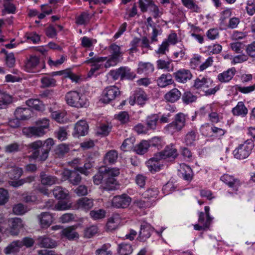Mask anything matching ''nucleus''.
Instances as JSON below:
<instances>
[{"label": "nucleus", "instance_id": "nucleus-1", "mask_svg": "<svg viewBox=\"0 0 255 255\" xmlns=\"http://www.w3.org/2000/svg\"><path fill=\"white\" fill-rule=\"evenodd\" d=\"M54 143L53 139L51 138H49L44 141L37 140L30 143L28 147L32 152L31 158L45 161L47 158L49 152Z\"/></svg>", "mask_w": 255, "mask_h": 255}, {"label": "nucleus", "instance_id": "nucleus-2", "mask_svg": "<svg viewBox=\"0 0 255 255\" xmlns=\"http://www.w3.org/2000/svg\"><path fill=\"white\" fill-rule=\"evenodd\" d=\"M91 58H88L85 61L86 64H90L91 68L88 73V77H92L97 76L99 73L98 71L104 67L103 63L107 59V57H101L98 55L94 56V53L91 52L89 54Z\"/></svg>", "mask_w": 255, "mask_h": 255}, {"label": "nucleus", "instance_id": "nucleus-3", "mask_svg": "<svg viewBox=\"0 0 255 255\" xmlns=\"http://www.w3.org/2000/svg\"><path fill=\"white\" fill-rule=\"evenodd\" d=\"M103 171L106 177V181L103 186V189L107 191L115 190L117 185L115 177L119 175L120 169L117 167H104Z\"/></svg>", "mask_w": 255, "mask_h": 255}, {"label": "nucleus", "instance_id": "nucleus-4", "mask_svg": "<svg viewBox=\"0 0 255 255\" xmlns=\"http://www.w3.org/2000/svg\"><path fill=\"white\" fill-rule=\"evenodd\" d=\"M65 100L68 105L77 108L86 107L88 105L84 97L76 91H71L67 93Z\"/></svg>", "mask_w": 255, "mask_h": 255}, {"label": "nucleus", "instance_id": "nucleus-5", "mask_svg": "<svg viewBox=\"0 0 255 255\" xmlns=\"http://www.w3.org/2000/svg\"><path fill=\"white\" fill-rule=\"evenodd\" d=\"M254 147V143L251 139H247L244 143L240 144L234 150L235 157L239 159L247 158Z\"/></svg>", "mask_w": 255, "mask_h": 255}, {"label": "nucleus", "instance_id": "nucleus-6", "mask_svg": "<svg viewBox=\"0 0 255 255\" xmlns=\"http://www.w3.org/2000/svg\"><path fill=\"white\" fill-rule=\"evenodd\" d=\"M187 119V115L179 113L175 116L174 121L168 124L166 128L172 132L180 131L185 127Z\"/></svg>", "mask_w": 255, "mask_h": 255}, {"label": "nucleus", "instance_id": "nucleus-7", "mask_svg": "<svg viewBox=\"0 0 255 255\" xmlns=\"http://www.w3.org/2000/svg\"><path fill=\"white\" fill-rule=\"evenodd\" d=\"M109 50L111 56L108 59H107L104 64V67L106 68L116 65L120 61V57L122 55L120 47L115 43L111 44L109 46Z\"/></svg>", "mask_w": 255, "mask_h": 255}, {"label": "nucleus", "instance_id": "nucleus-8", "mask_svg": "<svg viewBox=\"0 0 255 255\" xmlns=\"http://www.w3.org/2000/svg\"><path fill=\"white\" fill-rule=\"evenodd\" d=\"M121 92L117 86L107 87L103 91L101 101L104 103H109L119 96Z\"/></svg>", "mask_w": 255, "mask_h": 255}, {"label": "nucleus", "instance_id": "nucleus-9", "mask_svg": "<svg viewBox=\"0 0 255 255\" xmlns=\"http://www.w3.org/2000/svg\"><path fill=\"white\" fill-rule=\"evenodd\" d=\"M131 202V198L127 194L114 196L112 200V206L116 208L125 209Z\"/></svg>", "mask_w": 255, "mask_h": 255}, {"label": "nucleus", "instance_id": "nucleus-10", "mask_svg": "<svg viewBox=\"0 0 255 255\" xmlns=\"http://www.w3.org/2000/svg\"><path fill=\"white\" fill-rule=\"evenodd\" d=\"M76 168L75 170L66 169L62 172V176L65 180H68L73 185H78L81 181V176Z\"/></svg>", "mask_w": 255, "mask_h": 255}, {"label": "nucleus", "instance_id": "nucleus-11", "mask_svg": "<svg viewBox=\"0 0 255 255\" xmlns=\"http://www.w3.org/2000/svg\"><path fill=\"white\" fill-rule=\"evenodd\" d=\"M172 75L177 82L182 84L186 83L193 77L191 72L189 70L184 68L176 71Z\"/></svg>", "mask_w": 255, "mask_h": 255}, {"label": "nucleus", "instance_id": "nucleus-12", "mask_svg": "<svg viewBox=\"0 0 255 255\" xmlns=\"http://www.w3.org/2000/svg\"><path fill=\"white\" fill-rule=\"evenodd\" d=\"M162 160L160 155L158 153L155 154L146 162L148 170L151 172L159 171L163 166Z\"/></svg>", "mask_w": 255, "mask_h": 255}, {"label": "nucleus", "instance_id": "nucleus-13", "mask_svg": "<svg viewBox=\"0 0 255 255\" xmlns=\"http://www.w3.org/2000/svg\"><path fill=\"white\" fill-rule=\"evenodd\" d=\"M153 231V228L147 223H143L140 226V229L137 240L140 242H145L148 239Z\"/></svg>", "mask_w": 255, "mask_h": 255}, {"label": "nucleus", "instance_id": "nucleus-14", "mask_svg": "<svg viewBox=\"0 0 255 255\" xmlns=\"http://www.w3.org/2000/svg\"><path fill=\"white\" fill-rule=\"evenodd\" d=\"M89 127L85 121L80 120L75 125L73 134L74 136L78 137L85 135L88 132Z\"/></svg>", "mask_w": 255, "mask_h": 255}, {"label": "nucleus", "instance_id": "nucleus-15", "mask_svg": "<svg viewBox=\"0 0 255 255\" xmlns=\"http://www.w3.org/2000/svg\"><path fill=\"white\" fill-rule=\"evenodd\" d=\"M157 153L160 155L162 159H175L178 155L177 149L172 144L166 146L163 150Z\"/></svg>", "mask_w": 255, "mask_h": 255}, {"label": "nucleus", "instance_id": "nucleus-16", "mask_svg": "<svg viewBox=\"0 0 255 255\" xmlns=\"http://www.w3.org/2000/svg\"><path fill=\"white\" fill-rule=\"evenodd\" d=\"M39 62V58L35 55H31L27 57L24 62L25 71L28 72H32L37 67Z\"/></svg>", "mask_w": 255, "mask_h": 255}, {"label": "nucleus", "instance_id": "nucleus-17", "mask_svg": "<svg viewBox=\"0 0 255 255\" xmlns=\"http://www.w3.org/2000/svg\"><path fill=\"white\" fill-rule=\"evenodd\" d=\"M156 66L158 69L163 70L168 72H173L174 69L172 60L169 58L158 59L156 61Z\"/></svg>", "mask_w": 255, "mask_h": 255}, {"label": "nucleus", "instance_id": "nucleus-18", "mask_svg": "<svg viewBox=\"0 0 255 255\" xmlns=\"http://www.w3.org/2000/svg\"><path fill=\"white\" fill-rule=\"evenodd\" d=\"M220 180L229 187L237 190L238 188L241 185L240 180L235 178L233 176L228 174H224L220 177Z\"/></svg>", "mask_w": 255, "mask_h": 255}, {"label": "nucleus", "instance_id": "nucleus-19", "mask_svg": "<svg viewBox=\"0 0 255 255\" xmlns=\"http://www.w3.org/2000/svg\"><path fill=\"white\" fill-rule=\"evenodd\" d=\"M23 132L28 137H39L43 135L46 131L42 128L37 126V127L25 128L23 129Z\"/></svg>", "mask_w": 255, "mask_h": 255}, {"label": "nucleus", "instance_id": "nucleus-20", "mask_svg": "<svg viewBox=\"0 0 255 255\" xmlns=\"http://www.w3.org/2000/svg\"><path fill=\"white\" fill-rule=\"evenodd\" d=\"M10 224V233L12 236H17L19 233L20 229L22 228V220L18 218L11 219L9 221Z\"/></svg>", "mask_w": 255, "mask_h": 255}, {"label": "nucleus", "instance_id": "nucleus-21", "mask_svg": "<svg viewBox=\"0 0 255 255\" xmlns=\"http://www.w3.org/2000/svg\"><path fill=\"white\" fill-rule=\"evenodd\" d=\"M236 72L235 68L232 67L218 74V80L221 83H227L230 82L234 77Z\"/></svg>", "mask_w": 255, "mask_h": 255}, {"label": "nucleus", "instance_id": "nucleus-22", "mask_svg": "<svg viewBox=\"0 0 255 255\" xmlns=\"http://www.w3.org/2000/svg\"><path fill=\"white\" fill-rule=\"evenodd\" d=\"M154 70V65L150 62H144L140 61L138 64L137 72L138 74H144L145 75H149L152 73Z\"/></svg>", "mask_w": 255, "mask_h": 255}, {"label": "nucleus", "instance_id": "nucleus-23", "mask_svg": "<svg viewBox=\"0 0 255 255\" xmlns=\"http://www.w3.org/2000/svg\"><path fill=\"white\" fill-rule=\"evenodd\" d=\"M76 205L78 209L87 211L93 207V200L87 197L81 198L77 200Z\"/></svg>", "mask_w": 255, "mask_h": 255}, {"label": "nucleus", "instance_id": "nucleus-24", "mask_svg": "<svg viewBox=\"0 0 255 255\" xmlns=\"http://www.w3.org/2000/svg\"><path fill=\"white\" fill-rule=\"evenodd\" d=\"M173 75L169 73L162 74L157 80L158 85L161 88H164L174 83L172 79Z\"/></svg>", "mask_w": 255, "mask_h": 255}, {"label": "nucleus", "instance_id": "nucleus-25", "mask_svg": "<svg viewBox=\"0 0 255 255\" xmlns=\"http://www.w3.org/2000/svg\"><path fill=\"white\" fill-rule=\"evenodd\" d=\"M37 241L39 246L41 248H53L57 246L55 241L45 236L39 237Z\"/></svg>", "mask_w": 255, "mask_h": 255}, {"label": "nucleus", "instance_id": "nucleus-26", "mask_svg": "<svg viewBox=\"0 0 255 255\" xmlns=\"http://www.w3.org/2000/svg\"><path fill=\"white\" fill-rule=\"evenodd\" d=\"M31 115V110L27 108H17L14 112L15 117L21 120H25L30 118Z\"/></svg>", "mask_w": 255, "mask_h": 255}, {"label": "nucleus", "instance_id": "nucleus-27", "mask_svg": "<svg viewBox=\"0 0 255 255\" xmlns=\"http://www.w3.org/2000/svg\"><path fill=\"white\" fill-rule=\"evenodd\" d=\"M232 113L235 116L245 117L248 114V110L243 102H239L236 107L232 110Z\"/></svg>", "mask_w": 255, "mask_h": 255}, {"label": "nucleus", "instance_id": "nucleus-28", "mask_svg": "<svg viewBox=\"0 0 255 255\" xmlns=\"http://www.w3.org/2000/svg\"><path fill=\"white\" fill-rule=\"evenodd\" d=\"M159 120V117L157 114H151L147 116L145 120V124L148 129L155 130Z\"/></svg>", "mask_w": 255, "mask_h": 255}, {"label": "nucleus", "instance_id": "nucleus-29", "mask_svg": "<svg viewBox=\"0 0 255 255\" xmlns=\"http://www.w3.org/2000/svg\"><path fill=\"white\" fill-rule=\"evenodd\" d=\"M181 96L180 91L177 88H173L166 93L164 97L167 102L174 103L178 101Z\"/></svg>", "mask_w": 255, "mask_h": 255}, {"label": "nucleus", "instance_id": "nucleus-30", "mask_svg": "<svg viewBox=\"0 0 255 255\" xmlns=\"http://www.w3.org/2000/svg\"><path fill=\"white\" fill-rule=\"evenodd\" d=\"M38 217L43 228H48L53 222V217L48 212H43Z\"/></svg>", "mask_w": 255, "mask_h": 255}, {"label": "nucleus", "instance_id": "nucleus-31", "mask_svg": "<svg viewBox=\"0 0 255 255\" xmlns=\"http://www.w3.org/2000/svg\"><path fill=\"white\" fill-rule=\"evenodd\" d=\"M21 248V242L19 240L13 241L6 248H4L3 252L5 254L9 255L11 254H16L19 252Z\"/></svg>", "mask_w": 255, "mask_h": 255}, {"label": "nucleus", "instance_id": "nucleus-32", "mask_svg": "<svg viewBox=\"0 0 255 255\" xmlns=\"http://www.w3.org/2000/svg\"><path fill=\"white\" fill-rule=\"evenodd\" d=\"M118 158V153L116 150H110L104 156V162L105 164H115Z\"/></svg>", "mask_w": 255, "mask_h": 255}, {"label": "nucleus", "instance_id": "nucleus-33", "mask_svg": "<svg viewBox=\"0 0 255 255\" xmlns=\"http://www.w3.org/2000/svg\"><path fill=\"white\" fill-rule=\"evenodd\" d=\"M198 137V131L196 128H193L187 132L185 136L184 141L187 145H193Z\"/></svg>", "mask_w": 255, "mask_h": 255}, {"label": "nucleus", "instance_id": "nucleus-34", "mask_svg": "<svg viewBox=\"0 0 255 255\" xmlns=\"http://www.w3.org/2000/svg\"><path fill=\"white\" fill-rule=\"evenodd\" d=\"M121 221L120 215L114 214L109 218L106 226L109 231H113L117 229Z\"/></svg>", "mask_w": 255, "mask_h": 255}, {"label": "nucleus", "instance_id": "nucleus-35", "mask_svg": "<svg viewBox=\"0 0 255 255\" xmlns=\"http://www.w3.org/2000/svg\"><path fill=\"white\" fill-rule=\"evenodd\" d=\"M212 81L209 78L205 77L199 76L194 81L193 87L196 89H200L203 88H208L210 86L208 85L209 82L212 83Z\"/></svg>", "mask_w": 255, "mask_h": 255}, {"label": "nucleus", "instance_id": "nucleus-36", "mask_svg": "<svg viewBox=\"0 0 255 255\" xmlns=\"http://www.w3.org/2000/svg\"><path fill=\"white\" fill-rule=\"evenodd\" d=\"M207 109V112L209 113V121L213 123H218L220 121L222 117L216 111H214L213 107L212 105L207 106L205 108H202V110Z\"/></svg>", "mask_w": 255, "mask_h": 255}, {"label": "nucleus", "instance_id": "nucleus-37", "mask_svg": "<svg viewBox=\"0 0 255 255\" xmlns=\"http://www.w3.org/2000/svg\"><path fill=\"white\" fill-rule=\"evenodd\" d=\"M180 171L184 179L187 181H191L192 179L193 172L189 166L182 164L181 165Z\"/></svg>", "mask_w": 255, "mask_h": 255}, {"label": "nucleus", "instance_id": "nucleus-38", "mask_svg": "<svg viewBox=\"0 0 255 255\" xmlns=\"http://www.w3.org/2000/svg\"><path fill=\"white\" fill-rule=\"evenodd\" d=\"M13 0H3V6L4 8L1 10L2 15L6 13L13 14L15 12L16 7L12 2Z\"/></svg>", "mask_w": 255, "mask_h": 255}, {"label": "nucleus", "instance_id": "nucleus-39", "mask_svg": "<svg viewBox=\"0 0 255 255\" xmlns=\"http://www.w3.org/2000/svg\"><path fill=\"white\" fill-rule=\"evenodd\" d=\"M159 194V190L157 188L151 187L147 189L143 194L142 196L145 199L151 201L153 203L154 199L156 198Z\"/></svg>", "mask_w": 255, "mask_h": 255}, {"label": "nucleus", "instance_id": "nucleus-40", "mask_svg": "<svg viewBox=\"0 0 255 255\" xmlns=\"http://www.w3.org/2000/svg\"><path fill=\"white\" fill-rule=\"evenodd\" d=\"M134 98L139 105H144L147 100L146 93L141 89H137L134 91Z\"/></svg>", "mask_w": 255, "mask_h": 255}, {"label": "nucleus", "instance_id": "nucleus-41", "mask_svg": "<svg viewBox=\"0 0 255 255\" xmlns=\"http://www.w3.org/2000/svg\"><path fill=\"white\" fill-rule=\"evenodd\" d=\"M61 234L69 240H73L76 238H78L79 237L78 234L75 231V229L73 227L64 229L62 231Z\"/></svg>", "mask_w": 255, "mask_h": 255}, {"label": "nucleus", "instance_id": "nucleus-42", "mask_svg": "<svg viewBox=\"0 0 255 255\" xmlns=\"http://www.w3.org/2000/svg\"><path fill=\"white\" fill-rule=\"evenodd\" d=\"M148 148L147 140H143L133 147V151L138 154L143 155L147 151Z\"/></svg>", "mask_w": 255, "mask_h": 255}, {"label": "nucleus", "instance_id": "nucleus-43", "mask_svg": "<svg viewBox=\"0 0 255 255\" xmlns=\"http://www.w3.org/2000/svg\"><path fill=\"white\" fill-rule=\"evenodd\" d=\"M40 178L41 183L43 185H52L58 182L55 176L47 175L44 172L41 173Z\"/></svg>", "mask_w": 255, "mask_h": 255}, {"label": "nucleus", "instance_id": "nucleus-44", "mask_svg": "<svg viewBox=\"0 0 255 255\" xmlns=\"http://www.w3.org/2000/svg\"><path fill=\"white\" fill-rule=\"evenodd\" d=\"M118 251L119 255H129L133 249L130 244L122 243L118 245Z\"/></svg>", "mask_w": 255, "mask_h": 255}, {"label": "nucleus", "instance_id": "nucleus-45", "mask_svg": "<svg viewBox=\"0 0 255 255\" xmlns=\"http://www.w3.org/2000/svg\"><path fill=\"white\" fill-rule=\"evenodd\" d=\"M68 191L60 186H56L53 190L54 196L58 199H65L68 195Z\"/></svg>", "mask_w": 255, "mask_h": 255}, {"label": "nucleus", "instance_id": "nucleus-46", "mask_svg": "<svg viewBox=\"0 0 255 255\" xmlns=\"http://www.w3.org/2000/svg\"><path fill=\"white\" fill-rule=\"evenodd\" d=\"M121 70L122 80H133L136 77V74L131 71L130 69L126 67H120Z\"/></svg>", "mask_w": 255, "mask_h": 255}, {"label": "nucleus", "instance_id": "nucleus-47", "mask_svg": "<svg viewBox=\"0 0 255 255\" xmlns=\"http://www.w3.org/2000/svg\"><path fill=\"white\" fill-rule=\"evenodd\" d=\"M40 81L42 84L41 87L43 88L54 87L56 85V83L55 79L48 75L42 77Z\"/></svg>", "mask_w": 255, "mask_h": 255}, {"label": "nucleus", "instance_id": "nucleus-48", "mask_svg": "<svg viewBox=\"0 0 255 255\" xmlns=\"http://www.w3.org/2000/svg\"><path fill=\"white\" fill-rule=\"evenodd\" d=\"M198 215V222L200 224L204 225V227H205L209 228L213 218L211 217H208L206 216L205 213L203 212H199Z\"/></svg>", "mask_w": 255, "mask_h": 255}, {"label": "nucleus", "instance_id": "nucleus-49", "mask_svg": "<svg viewBox=\"0 0 255 255\" xmlns=\"http://www.w3.org/2000/svg\"><path fill=\"white\" fill-rule=\"evenodd\" d=\"M183 5L193 12H200V7L196 4L193 0H181Z\"/></svg>", "mask_w": 255, "mask_h": 255}, {"label": "nucleus", "instance_id": "nucleus-50", "mask_svg": "<svg viewBox=\"0 0 255 255\" xmlns=\"http://www.w3.org/2000/svg\"><path fill=\"white\" fill-rule=\"evenodd\" d=\"M12 102L11 97L5 93L0 95V109L5 108L8 104Z\"/></svg>", "mask_w": 255, "mask_h": 255}, {"label": "nucleus", "instance_id": "nucleus-51", "mask_svg": "<svg viewBox=\"0 0 255 255\" xmlns=\"http://www.w3.org/2000/svg\"><path fill=\"white\" fill-rule=\"evenodd\" d=\"M90 19L91 17L88 13L83 12L76 18L75 22L78 25H85L89 22Z\"/></svg>", "mask_w": 255, "mask_h": 255}, {"label": "nucleus", "instance_id": "nucleus-52", "mask_svg": "<svg viewBox=\"0 0 255 255\" xmlns=\"http://www.w3.org/2000/svg\"><path fill=\"white\" fill-rule=\"evenodd\" d=\"M26 103L29 108L37 111H41L43 108V105L41 102L38 99H29L26 101Z\"/></svg>", "mask_w": 255, "mask_h": 255}, {"label": "nucleus", "instance_id": "nucleus-53", "mask_svg": "<svg viewBox=\"0 0 255 255\" xmlns=\"http://www.w3.org/2000/svg\"><path fill=\"white\" fill-rule=\"evenodd\" d=\"M23 173L22 168L17 167H13L10 171L8 172V175L10 179L12 180H17L19 179Z\"/></svg>", "mask_w": 255, "mask_h": 255}, {"label": "nucleus", "instance_id": "nucleus-54", "mask_svg": "<svg viewBox=\"0 0 255 255\" xmlns=\"http://www.w3.org/2000/svg\"><path fill=\"white\" fill-rule=\"evenodd\" d=\"M134 205L139 209H145L152 206L153 202L144 198L135 200L134 202Z\"/></svg>", "mask_w": 255, "mask_h": 255}, {"label": "nucleus", "instance_id": "nucleus-55", "mask_svg": "<svg viewBox=\"0 0 255 255\" xmlns=\"http://www.w3.org/2000/svg\"><path fill=\"white\" fill-rule=\"evenodd\" d=\"M115 118L122 124H126L129 121V116L127 112L122 111L115 115Z\"/></svg>", "mask_w": 255, "mask_h": 255}, {"label": "nucleus", "instance_id": "nucleus-56", "mask_svg": "<svg viewBox=\"0 0 255 255\" xmlns=\"http://www.w3.org/2000/svg\"><path fill=\"white\" fill-rule=\"evenodd\" d=\"M34 180V176H28L25 178L21 179L18 180L12 181L9 182V184L14 187H18L22 185L25 183H30Z\"/></svg>", "mask_w": 255, "mask_h": 255}, {"label": "nucleus", "instance_id": "nucleus-57", "mask_svg": "<svg viewBox=\"0 0 255 255\" xmlns=\"http://www.w3.org/2000/svg\"><path fill=\"white\" fill-rule=\"evenodd\" d=\"M65 116L66 113L64 112L54 111L51 114L52 118L59 123H64L66 121Z\"/></svg>", "mask_w": 255, "mask_h": 255}, {"label": "nucleus", "instance_id": "nucleus-58", "mask_svg": "<svg viewBox=\"0 0 255 255\" xmlns=\"http://www.w3.org/2000/svg\"><path fill=\"white\" fill-rule=\"evenodd\" d=\"M135 138L134 137L126 138L121 146V149L124 151H127L130 150L132 147Z\"/></svg>", "mask_w": 255, "mask_h": 255}, {"label": "nucleus", "instance_id": "nucleus-59", "mask_svg": "<svg viewBox=\"0 0 255 255\" xmlns=\"http://www.w3.org/2000/svg\"><path fill=\"white\" fill-rule=\"evenodd\" d=\"M182 99L184 103L189 104L195 102L197 100V96L194 95L191 92L187 91L184 93Z\"/></svg>", "mask_w": 255, "mask_h": 255}, {"label": "nucleus", "instance_id": "nucleus-60", "mask_svg": "<svg viewBox=\"0 0 255 255\" xmlns=\"http://www.w3.org/2000/svg\"><path fill=\"white\" fill-rule=\"evenodd\" d=\"M90 215L94 220H99L105 218L106 211L104 209L94 210L90 211Z\"/></svg>", "mask_w": 255, "mask_h": 255}, {"label": "nucleus", "instance_id": "nucleus-61", "mask_svg": "<svg viewBox=\"0 0 255 255\" xmlns=\"http://www.w3.org/2000/svg\"><path fill=\"white\" fill-rule=\"evenodd\" d=\"M235 88L236 91H238L243 94H249L255 90V85H253L247 87H243L241 85H236L235 86Z\"/></svg>", "mask_w": 255, "mask_h": 255}, {"label": "nucleus", "instance_id": "nucleus-62", "mask_svg": "<svg viewBox=\"0 0 255 255\" xmlns=\"http://www.w3.org/2000/svg\"><path fill=\"white\" fill-rule=\"evenodd\" d=\"M105 179L106 181V177L104 173L103 168H101L99 172L93 176V182L95 184L99 185L102 183L103 180Z\"/></svg>", "mask_w": 255, "mask_h": 255}, {"label": "nucleus", "instance_id": "nucleus-63", "mask_svg": "<svg viewBox=\"0 0 255 255\" xmlns=\"http://www.w3.org/2000/svg\"><path fill=\"white\" fill-rule=\"evenodd\" d=\"M69 150V146L65 144H61L58 146L56 149V154L59 157H62Z\"/></svg>", "mask_w": 255, "mask_h": 255}, {"label": "nucleus", "instance_id": "nucleus-64", "mask_svg": "<svg viewBox=\"0 0 255 255\" xmlns=\"http://www.w3.org/2000/svg\"><path fill=\"white\" fill-rule=\"evenodd\" d=\"M110 247L109 245L104 244L96 251V255H112V252L109 250Z\"/></svg>", "mask_w": 255, "mask_h": 255}]
</instances>
